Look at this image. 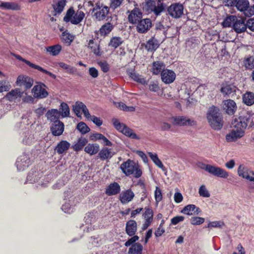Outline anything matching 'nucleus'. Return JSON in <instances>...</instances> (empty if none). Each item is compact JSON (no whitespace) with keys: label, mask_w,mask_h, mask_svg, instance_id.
Here are the masks:
<instances>
[{"label":"nucleus","mask_w":254,"mask_h":254,"mask_svg":"<svg viewBox=\"0 0 254 254\" xmlns=\"http://www.w3.org/2000/svg\"><path fill=\"white\" fill-rule=\"evenodd\" d=\"M98 64L104 72H107L109 71V65L107 62H99L98 63Z\"/></svg>","instance_id":"69168bd1"},{"label":"nucleus","mask_w":254,"mask_h":254,"mask_svg":"<svg viewBox=\"0 0 254 254\" xmlns=\"http://www.w3.org/2000/svg\"><path fill=\"white\" fill-rule=\"evenodd\" d=\"M202 169L215 176L225 179L227 178L229 176L228 172L220 167L204 164H202Z\"/></svg>","instance_id":"1a4fd4ad"},{"label":"nucleus","mask_w":254,"mask_h":254,"mask_svg":"<svg viewBox=\"0 0 254 254\" xmlns=\"http://www.w3.org/2000/svg\"><path fill=\"white\" fill-rule=\"evenodd\" d=\"M139 239V237L138 236H136V235H133L132 236V237L131 238H130V239H129L125 243V246L126 247H129L131 245H133V244L134 243H135V242H136L137 241H138Z\"/></svg>","instance_id":"338daca9"},{"label":"nucleus","mask_w":254,"mask_h":254,"mask_svg":"<svg viewBox=\"0 0 254 254\" xmlns=\"http://www.w3.org/2000/svg\"><path fill=\"white\" fill-rule=\"evenodd\" d=\"M88 140L84 137L79 138L77 142L72 146L73 149L75 151L81 150L83 147L87 143Z\"/></svg>","instance_id":"c03bdc74"},{"label":"nucleus","mask_w":254,"mask_h":254,"mask_svg":"<svg viewBox=\"0 0 254 254\" xmlns=\"http://www.w3.org/2000/svg\"><path fill=\"white\" fill-rule=\"evenodd\" d=\"M142 246L139 243H135L129 248L128 254H141Z\"/></svg>","instance_id":"a19ab883"},{"label":"nucleus","mask_w":254,"mask_h":254,"mask_svg":"<svg viewBox=\"0 0 254 254\" xmlns=\"http://www.w3.org/2000/svg\"><path fill=\"white\" fill-rule=\"evenodd\" d=\"M23 93V92H21L19 89L16 88L7 93L5 98L10 102L14 101L17 98H21Z\"/></svg>","instance_id":"f704fd0d"},{"label":"nucleus","mask_w":254,"mask_h":254,"mask_svg":"<svg viewBox=\"0 0 254 254\" xmlns=\"http://www.w3.org/2000/svg\"><path fill=\"white\" fill-rule=\"evenodd\" d=\"M50 128L54 136H60L64 130V124L60 121H57L52 124Z\"/></svg>","instance_id":"4be33fe9"},{"label":"nucleus","mask_w":254,"mask_h":254,"mask_svg":"<svg viewBox=\"0 0 254 254\" xmlns=\"http://www.w3.org/2000/svg\"><path fill=\"white\" fill-rule=\"evenodd\" d=\"M137 229V223L135 220H130L126 223V232L129 236L132 237L135 235Z\"/></svg>","instance_id":"a878e982"},{"label":"nucleus","mask_w":254,"mask_h":254,"mask_svg":"<svg viewBox=\"0 0 254 254\" xmlns=\"http://www.w3.org/2000/svg\"><path fill=\"white\" fill-rule=\"evenodd\" d=\"M207 119L210 127L215 130H220L223 125V117L219 109L214 106L209 108Z\"/></svg>","instance_id":"f257e3e1"},{"label":"nucleus","mask_w":254,"mask_h":254,"mask_svg":"<svg viewBox=\"0 0 254 254\" xmlns=\"http://www.w3.org/2000/svg\"><path fill=\"white\" fill-rule=\"evenodd\" d=\"M165 64L161 61L154 62L152 64V66L151 71L153 74L158 75L164 70H166Z\"/></svg>","instance_id":"2f4dec72"},{"label":"nucleus","mask_w":254,"mask_h":254,"mask_svg":"<svg viewBox=\"0 0 254 254\" xmlns=\"http://www.w3.org/2000/svg\"><path fill=\"white\" fill-rule=\"evenodd\" d=\"M46 116L48 120L54 123L60 121L59 118L61 116V113L57 109H52L47 112Z\"/></svg>","instance_id":"473e14b6"},{"label":"nucleus","mask_w":254,"mask_h":254,"mask_svg":"<svg viewBox=\"0 0 254 254\" xmlns=\"http://www.w3.org/2000/svg\"><path fill=\"white\" fill-rule=\"evenodd\" d=\"M14 57L16 58V59L23 62L26 64L29 65L30 67L33 68L34 69H36L43 73H45L48 74V75H49L50 77H51L53 79L56 78V75L55 74L44 69L43 67L40 66L39 65L31 63L30 61L22 58L20 56L18 55H14Z\"/></svg>","instance_id":"dca6fc26"},{"label":"nucleus","mask_w":254,"mask_h":254,"mask_svg":"<svg viewBox=\"0 0 254 254\" xmlns=\"http://www.w3.org/2000/svg\"><path fill=\"white\" fill-rule=\"evenodd\" d=\"M43 86H45L44 84L35 85L33 87L32 92L35 98L42 99L48 96V93Z\"/></svg>","instance_id":"a211bd4d"},{"label":"nucleus","mask_w":254,"mask_h":254,"mask_svg":"<svg viewBox=\"0 0 254 254\" xmlns=\"http://www.w3.org/2000/svg\"><path fill=\"white\" fill-rule=\"evenodd\" d=\"M202 169L215 176L225 179L227 178L229 176L228 172L220 167L204 164H202Z\"/></svg>","instance_id":"9d476101"},{"label":"nucleus","mask_w":254,"mask_h":254,"mask_svg":"<svg viewBox=\"0 0 254 254\" xmlns=\"http://www.w3.org/2000/svg\"><path fill=\"white\" fill-rule=\"evenodd\" d=\"M184 10L183 4L179 2L172 3L167 9L168 14L175 19L179 18L183 15Z\"/></svg>","instance_id":"9b49d317"},{"label":"nucleus","mask_w":254,"mask_h":254,"mask_svg":"<svg viewBox=\"0 0 254 254\" xmlns=\"http://www.w3.org/2000/svg\"><path fill=\"white\" fill-rule=\"evenodd\" d=\"M114 155L111 149L107 147L103 148L99 152L98 156L102 160L110 159Z\"/></svg>","instance_id":"4c0bfd02"},{"label":"nucleus","mask_w":254,"mask_h":254,"mask_svg":"<svg viewBox=\"0 0 254 254\" xmlns=\"http://www.w3.org/2000/svg\"><path fill=\"white\" fill-rule=\"evenodd\" d=\"M243 63L246 69H252L254 68V57L250 56L246 58Z\"/></svg>","instance_id":"3c124183"},{"label":"nucleus","mask_w":254,"mask_h":254,"mask_svg":"<svg viewBox=\"0 0 254 254\" xmlns=\"http://www.w3.org/2000/svg\"><path fill=\"white\" fill-rule=\"evenodd\" d=\"M30 164V158L28 155L20 156L16 162V166L19 171H23L27 168Z\"/></svg>","instance_id":"aec40b11"},{"label":"nucleus","mask_w":254,"mask_h":254,"mask_svg":"<svg viewBox=\"0 0 254 254\" xmlns=\"http://www.w3.org/2000/svg\"><path fill=\"white\" fill-rule=\"evenodd\" d=\"M152 22L149 18L140 19L136 25V30L139 33H146L152 27Z\"/></svg>","instance_id":"2eb2a0df"},{"label":"nucleus","mask_w":254,"mask_h":254,"mask_svg":"<svg viewBox=\"0 0 254 254\" xmlns=\"http://www.w3.org/2000/svg\"><path fill=\"white\" fill-rule=\"evenodd\" d=\"M92 12H94L93 16L98 21H101L105 19L109 12V7L104 5L100 3H96L94 6Z\"/></svg>","instance_id":"6e6552de"},{"label":"nucleus","mask_w":254,"mask_h":254,"mask_svg":"<svg viewBox=\"0 0 254 254\" xmlns=\"http://www.w3.org/2000/svg\"><path fill=\"white\" fill-rule=\"evenodd\" d=\"M162 81L165 84L172 83L176 78V74L172 70L166 69L162 71L161 74Z\"/></svg>","instance_id":"412c9836"},{"label":"nucleus","mask_w":254,"mask_h":254,"mask_svg":"<svg viewBox=\"0 0 254 254\" xmlns=\"http://www.w3.org/2000/svg\"><path fill=\"white\" fill-rule=\"evenodd\" d=\"M89 120L92 121L93 123L98 127L101 126L103 124V121L101 119V118L97 117L95 116H92Z\"/></svg>","instance_id":"774afa93"},{"label":"nucleus","mask_w":254,"mask_h":254,"mask_svg":"<svg viewBox=\"0 0 254 254\" xmlns=\"http://www.w3.org/2000/svg\"><path fill=\"white\" fill-rule=\"evenodd\" d=\"M66 3V0H53L52 6L55 15L61 14L63 11Z\"/></svg>","instance_id":"b1692460"},{"label":"nucleus","mask_w":254,"mask_h":254,"mask_svg":"<svg viewBox=\"0 0 254 254\" xmlns=\"http://www.w3.org/2000/svg\"><path fill=\"white\" fill-rule=\"evenodd\" d=\"M112 122L114 127L119 131L130 138L139 139L140 138L133 131V130L127 127L125 124L121 123L116 119H113Z\"/></svg>","instance_id":"423d86ee"},{"label":"nucleus","mask_w":254,"mask_h":254,"mask_svg":"<svg viewBox=\"0 0 254 254\" xmlns=\"http://www.w3.org/2000/svg\"><path fill=\"white\" fill-rule=\"evenodd\" d=\"M85 17L84 13L78 10L76 12L73 8L70 7L66 11L64 17V20L65 22H70L72 24L77 25L80 23Z\"/></svg>","instance_id":"20e7f679"},{"label":"nucleus","mask_w":254,"mask_h":254,"mask_svg":"<svg viewBox=\"0 0 254 254\" xmlns=\"http://www.w3.org/2000/svg\"><path fill=\"white\" fill-rule=\"evenodd\" d=\"M70 143L65 140H62L56 146L55 150L59 154L65 152L69 148Z\"/></svg>","instance_id":"c9c22d12"},{"label":"nucleus","mask_w":254,"mask_h":254,"mask_svg":"<svg viewBox=\"0 0 254 254\" xmlns=\"http://www.w3.org/2000/svg\"><path fill=\"white\" fill-rule=\"evenodd\" d=\"M59 111L60 112L61 116L63 118L67 117L69 115V108L68 105L64 102H62L61 104Z\"/></svg>","instance_id":"8fccbe9b"},{"label":"nucleus","mask_w":254,"mask_h":254,"mask_svg":"<svg viewBox=\"0 0 254 254\" xmlns=\"http://www.w3.org/2000/svg\"><path fill=\"white\" fill-rule=\"evenodd\" d=\"M244 103L248 105L251 106L254 104V93L252 92H247L243 97Z\"/></svg>","instance_id":"ea45409f"},{"label":"nucleus","mask_w":254,"mask_h":254,"mask_svg":"<svg viewBox=\"0 0 254 254\" xmlns=\"http://www.w3.org/2000/svg\"><path fill=\"white\" fill-rule=\"evenodd\" d=\"M113 25L110 22L105 23L100 29L101 35L103 36L107 35L113 30Z\"/></svg>","instance_id":"09e8293b"},{"label":"nucleus","mask_w":254,"mask_h":254,"mask_svg":"<svg viewBox=\"0 0 254 254\" xmlns=\"http://www.w3.org/2000/svg\"><path fill=\"white\" fill-rule=\"evenodd\" d=\"M145 211L143 214V216L145 220H149L151 221L153 220V212L151 208H145Z\"/></svg>","instance_id":"13d9d810"},{"label":"nucleus","mask_w":254,"mask_h":254,"mask_svg":"<svg viewBox=\"0 0 254 254\" xmlns=\"http://www.w3.org/2000/svg\"><path fill=\"white\" fill-rule=\"evenodd\" d=\"M223 225H224V223L223 222H222L221 221H215L209 222L208 224L207 227V228L221 227Z\"/></svg>","instance_id":"680f3d73"},{"label":"nucleus","mask_w":254,"mask_h":254,"mask_svg":"<svg viewBox=\"0 0 254 254\" xmlns=\"http://www.w3.org/2000/svg\"><path fill=\"white\" fill-rule=\"evenodd\" d=\"M62 209L65 213H71L73 211V207L69 203H65L62 206Z\"/></svg>","instance_id":"e2e57ef3"},{"label":"nucleus","mask_w":254,"mask_h":254,"mask_svg":"<svg viewBox=\"0 0 254 254\" xmlns=\"http://www.w3.org/2000/svg\"><path fill=\"white\" fill-rule=\"evenodd\" d=\"M148 88L149 90L152 92H157L159 90V86L156 82L151 81L149 84Z\"/></svg>","instance_id":"0e129e2a"},{"label":"nucleus","mask_w":254,"mask_h":254,"mask_svg":"<svg viewBox=\"0 0 254 254\" xmlns=\"http://www.w3.org/2000/svg\"><path fill=\"white\" fill-rule=\"evenodd\" d=\"M16 84L19 86H24L26 89H28L33 85V80L28 76L19 75L17 78Z\"/></svg>","instance_id":"6ab92c4d"},{"label":"nucleus","mask_w":254,"mask_h":254,"mask_svg":"<svg viewBox=\"0 0 254 254\" xmlns=\"http://www.w3.org/2000/svg\"><path fill=\"white\" fill-rule=\"evenodd\" d=\"M224 109L228 114L233 115L237 109L236 104L232 100H225L224 101Z\"/></svg>","instance_id":"7c9ffc66"},{"label":"nucleus","mask_w":254,"mask_h":254,"mask_svg":"<svg viewBox=\"0 0 254 254\" xmlns=\"http://www.w3.org/2000/svg\"><path fill=\"white\" fill-rule=\"evenodd\" d=\"M120 168L123 173L127 176L132 175L134 178H138L142 175V171L139 165L130 159L123 162Z\"/></svg>","instance_id":"7ed1b4c3"},{"label":"nucleus","mask_w":254,"mask_h":254,"mask_svg":"<svg viewBox=\"0 0 254 254\" xmlns=\"http://www.w3.org/2000/svg\"><path fill=\"white\" fill-rule=\"evenodd\" d=\"M159 46L158 41L154 37H152L146 42L145 48L148 52H152L155 51Z\"/></svg>","instance_id":"c756f323"},{"label":"nucleus","mask_w":254,"mask_h":254,"mask_svg":"<svg viewBox=\"0 0 254 254\" xmlns=\"http://www.w3.org/2000/svg\"><path fill=\"white\" fill-rule=\"evenodd\" d=\"M85 107L86 105L84 103L77 101L73 105V110L78 117H80L81 115L80 111H82Z\"/></svg>","instance_id":"49530a36"},{"label":"nucleus","mask_w":254,"mask_h":254,"mask_svg":"<svg viewBox=\"0 0 254 254\" xmlns=\"http://www.w3.org/2000/svg\"><path fill=\"white\" fill-rule=\"evenodd\" d=\"M198 193L199 195L203 197H209L210 196V194L209 191L206 189L205 185H201L198 190Z\"/></svg>","instance_id":"6e6d98bb"},{"label":"nucleus","mask_w":254,"mask_h":254,"mask_svg":"<svg viewBox=\"0 0 254 254\" xmlns=\"http://www.w3.org/2000/svg\"><path fill=\"white\" fill-rule=\"evenodd\" d=\"M0 9L2 10H18L20 9V6L16 2L0 1Z\"/></svg>","instance_id":"72a5a7b5"},{"label":"nucleus","mask_w":254,"mask_h":254,"mask_svg":"<svg viewBox=\"0 0 254 254\" xmlns=\"http://www.w3.org/2000/svg\"><path fill=\"white\" fill-rule=\"evenodd\" d=\"M123 42L122 39L119 37H115L111 39L109 46L117 48L121 45Z\"/></svg>","instance_id":"5fc2aeb1"},{"label":"nucleus","mask_w":254,"mask_h":254,"mask_svg":"<svg viewBox=\"0 0 254 254\" xmlns=\"http://www.w3.org/2000/svg\"><path fill=\"white\" fill-rule=\"evenodd\" d=\"M76 128L81 133V134H85L90 131V128L86 124L82 122L79 123L76 127Z\"/></svg>","instance_id":"864d4df0"},{"label":"nucleus","mask_w":254,"mask_h":254,"mask_svg":"<svg viewBox=\"0 0 254 254\" xmlns=\"http://www.w3.org/2000/svg\"><path fill=\"white\" fill-rule=\"evenodd\" d=\"M62 41L69 46L74 39V36L71 34L67 30L63 32L61 36Z\"/></svg>","instance_id":"58836bf2"},{"label":"nucleus","mask_w":254,"mask_h":254,"mask_svg":"<svg viewBox=\"0 0 254 254\" xmlns=\"http://www.w3.org/2000/svg\"><path fill=\"white\" fill-rule=\"evenodd\" d=\"M181 212L188 215H197L201 212V209L194 204H189L186 206Z\"/></svg>","instance_id":"cd10ccee"},{"label":"nucleus","mask_w":254,"mask_h":254,"mask_svg":"<svg viewBox=\"0 0 254 254\" xmlns=\"http://www.w3.org/2000/svg\"><path fill=\"white\" fill-rule=\"evenodd\" d=\"M235 21V22L233 23V29L237 33H240L246 30L247 25L244 19H238L236 17Z\"/></svg>","instance_id":"c85d7f7f"},{"label":"nucleus","mask_w":254,"mask_h":254,"mask_svg":"<svg viewBox=\"0 0 254 254\" xmlns=\"http://www.w3.org/2000/svg\"><path fill=\"white\" fill-rule=\"evenodd\" d=\"M204 218L200 217H192L190 219V223L193 225H198L204 222Z\"/></svg>","instance_id":"052dcab7"},{"label":"nucleus","mask_w":254,"mask_h":254,"mask_svg":"<svg viewBox=\"0 0 254 254\" xmlns=\"http://www.w3.org/2000/svg\"><path fill=\"white\" fill-rule=\"evenodd\" d=\"M88 47L97 56H101L103 53V52L100 49L99 42L94 39L89 41Z\"/></svg>","instance_id":"393cba45"},{"label":"nucleus","mask_w":254,"mask_h":254,"mask_svg":"<svg viewBox=\"0 0 254 254\" xmlns=\"http://www.w3.org/2000/svg\"><path fill=\"white\" fill-rule=\"evenodd\" d=\"M62 50V46L57 44L56 45L49 46L46 48L47 52H49L53 56H57Z\"/></svg>","instance_id":"de8ad7c7"},{"label":"nucleus","mask_w":254,"mask_h":254,"mask_svg":"<svg viewBox=\"0 0 254 254\" xmlns=\"http://www.w3.org/2000/svg\"><path fill=\"white\" fill-rule=\"evenodd\" d=\"M154 196L157 203H158L162 199V191L158 187H156L154 192Z\"/></svg>","instance_id":"bf43d9fd"},{"label":"nucleus","mask_w":254,"mask_h":254,"mask_svg":"<svg viewBox=\"0 0 254 254\" xmlns=\"http://www.w3.org/2000/svg\"><path fill=\"white\" fill-rule=\"evenodd\" d=\"M173 124L179 126H193L196 125V122L193 119L186 116H178L172 118Z\"/></svg>","instance_id":"f8f14e48"},{"label":"nucleus","mask_w":254,"mask_h":254,"mask_svg":"<svg viewBox=\"0 0 254 254\" xmlns=\"http://www.w3.org/2000/svg\"><path fill=\"white\" fill-rule=\"evenodd\" d=\"M148 154L152 161L157 166L161 169L163 171L166 170L165 167L164 166L161 160L159 159L157 154H153L151 152H148Z\"/></svg>","instance_id":"37998d69"},{"label":"nucleus","mask_w":254,"mask_h":254,"mask_svg":"<svg viewBox=\"0 0 254 254\" xmlns=\"http://www.w3.org/2000/svg\"><path fill=\"white\" fill-rule=\"evenodd\" d=\"M134 197V194L131 189L123 191L120 194V200L123 204H126L131 201Z\"/></svg>","instance_id":"5701e85b"},{"label":"nucleus","mask_w":254,"mask_h":254,"mask_svg":"<svg viewBox=\"0 0 254 254\" xmlns=\"http://www.w3.org/2000/svg\"><path fill=\"white\" fill-rule=\"evenodd\" d=\"M245 130L237 122L234 121L232 123V129L231 132L226 135V139L228 142L236 141L238 139L243 137Z\"/></svg>","instance_id":"39448f33"},{"label":"nucleus","mask_w":254,"mask_h":254,"mask_svg":"<svg viewBox=\"0 0 254 254\" xmlns=\"http://www.w3.org/2000/svg\"><path fill=\"white\" fill-rule=\"evenodd\" d=\"M127 72L129 77L131 78L133 80L142 84H147L145 79L143 78H142L140 75L136 73L134 71H130V70H127Z\"/></svg>","instance_id":"79ce46f5"},{"label":"nucleus","mask_w":254,"mask_h":254,"mask_svg":"<svg viewBox=\"0 0 254 254\" xmlns=\"http://www.w3.org/2000/svg\"><path fill=\"white\" fill-rule=\"evenodd\" d=\"M234 121L237 122L241 127L242 128H243L244 130L247 127H253L252 123H251V115L249 114L248 113H244L238 119H236Z\"/></svg>","instance_id":"4468645a"},{"label":"nucleus","mask_w":254,"mask_h":254,"mask_svg":"<svg viewBox=\"0 0 254 254\" xmlns=\"http://www.w3.org/2000/svg\"><path fill=\"white\" fill-rule=\"evenodd\" d=\"M238 175L244 179L254 182V172L243 164H241L238 167Z\"/></svg>","instance_id":"ddd939ff"},{"label":"nucleus","mask_w":254,"mask_h":254,"mask_svg":"<svg viewBox=\"0 0 254 254\" xmlns=\"http://www.w3.org/2000/svg\"><path fill=\"white\" fill-rule=\"evenodd\" d=\"M99 150V145L97 144H88L84 148V151L90 154H96Z\"/></svg>","instance_id":"a18cd8bd"},{"label":"nucleus","mask_w":254,"mask_h":254,"mask_svg":"<svg viewBox=\"0 0 254 254\" xmlns=\"http://www.w3.org/2000/svg\"><path fill=\"white\" fill-rule=\"evenodd\" d=\"M158 1L157 3L153 0H146L142 3V8L147 13H153L156 16H159L165 11L166 5L165 3Z\"/></svg>","instance_id":"f03ea898"},{"label":"nucleus","mask_w":254,"mask_h":254,"mask_svg":"<svg viewBox=\"0 0 254 254\" xmlns=\"http://www.w3.org/2000/svg\"><path fill=\"white\" fill-rule=\"evenodd\" d=\"M58 64L60 67L66 70V72L69 74H74L76 72V68L64 63L60 62L58 63Z\"/></svg>","instance_id":"603ef678"},{"label":"nucleus","mask_w":254,"mask_h":254,"mask_svg":"<svg viewBox=\"0 0 254 254\" xmlns=\"http://www.w3.org/2000/svg\"><path fill=\"white\" fill-rule=\"evenodd\" d=\"M121 191V187L117 182L111 183L106 188L105 193L108 196L114 195L118 194Z\"/></svg>","instance_id":"bb28decb"},{"label":"nucleus","mask_w":254,"mask_h":254,"mask_svg":"<svg viewBox=\"0 0 254 254\" xmlns=\"http://www.w3.org/2000/svg\"><path fill=\"white\" fill-rule=\"evenodd\" d=\"M236 17L233 15L227 17L223 23V26L225 27H229L235 22Z\"/></svg>","instance_id":"4d7b16f0"},{"label":"nucleus","mask_w":254,"mask_h":254,"mask_svg":"<svg viewBox=\"0 0 254 254\" xmlns=\"http://www.w3.org/2000/svg\"><path fill=\"white\" fill-rule=\"evenodd\" d=\"M128 20L131 24L137 23L142 18V13L137 7H135L130 11L128 10Z\"/></svg>","instance_id":"f3484780"},{"label":"nucleus","mask_w":254,"mask_h":254,"mask_svg":"<svg viewBox=\"0 0 254 254\" xmlns=\"http://www.w3.org/2000/svg\"><path fill=\"white\" fill-rule=\"evenodd\" d=\"M234 6L238 10L243 12L247 17H251L254 15V6H250L248 0H236Z\"/></svg>","instance_id":"0eeeda50"},{"label":"nucleus","mask_w":254,"mask_h":254,"mask_svg":"<svg viewBox=\"0 0 254 254\" xmlns=\"http://www.w3.org/2000/svg\"><path fill=\"white\" fill-rule=\"evenodd\" d=\"M237 88L231 84L223 85L220 91L224 95H233L236 91Z\"/></svg>","instance_id":"e433bc0d"}]
</instances>
